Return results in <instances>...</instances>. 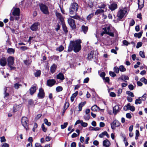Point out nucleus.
I'll return each instance as SVG.
<instances>
[{"mask_svg":"<svg viewBox=\"0 0 147 147\" xmlns=\"http://www.w3.org/2000/svg\"><path fill=\"white\" fill-rule=\"evenodd\" d=\"M81 41L80 39L75 41H71L68 47V51L70 52L73 50L76 53L79 52L81 49Z\"/></svg>","mask_w":147,"mask_h":147,"instance_id":"nucleus-1","label":"nucleus"},{"mask_svg":"<svg viewBox=\"0 0 147 147\" xmlns=\"http://www.w3.org/2000/svg\"><path fill=\"white\" fill-rule=\"evenodd\" d=\"M79 8L78 4L76 3H71L69 8V13L71 15H75L74 16H71V18L77 20H80V17L77 15V12Z\"/></svg>","mask_w":147,"mask_h":147,"instance_id":"nucleus-2","label":"nucleus"},{"mask_svg":"<svg viewBox=\"0 0 147 147\" xmlns=\"http://www.w3.org/2000/svg\"><path fill=\"white\" fill-rule=\"evenodd\" d=\"M127 9L126 7L120 8L117 13V16L120 19L123 18L127 12Z\"/></svg>","mask_w":147,"mask_h":147,"instance_id":"nucleus-3","label":"nucleus"},{"mask_svg":"<svg viewBox=\"0 0 147 147\" xmlns=\"http://www.w3.org/2000/svg\"><path fill=\"white\" fill-rule=\"evenodd\" d=\"M21 123L26 129L28 130V118L25 117H22L21 120Z\"/></svg>","mask_w":147,"mask_h":147,"instance_id":"nucleus-4","label":"nucleus"},{"mask_svg":"<svg viewBox=\"0 0 147 147\" xmlns=\"http://www.w3.org/2000/svg\"><path fill=\"white\" fill-rule=\"evenodd\" d=\"M68 24L72 29H74L76 28V25L74 20L71 18H69L67 19Z\"/></svg>","mask_w":147,"mask_h":147,"instance_id":"nucleus-5","label":"nucleus"},{"mask_svg":"<svg viewBox=\"0 0 147 147\" xmlns=\"http://www.w3.org/2000/svg\"><path fill=\"white\" fill-rule=\"evenodd\" d=\"M14 58L12 56L9 57L7 59L8 66L12 65L14 63Z\"/></svg>","mask_w":147,"mask_h":147,"instance_id":"nucleus-6","label":"nucleus"},{"mask_svg":"<svg viewBox=\"0 0 147 147\" xmlns=\"http://www.w3.org/2000/svg\"><path fill=\"white\" fill-rule=\"evenodd\" d=\"M120 123L117 120H114L111 124V126L112 129H114L115 127H118L120 125Z\"/></svg>","mask_w":147,"mask_h":147,"instance_id":"nucleus-7","label":"nucleus"},{"mask_svg":"<svg viewBox=\"0 0 147 147\" xmlns=\"http://www.w3.org/2000/svg\"><path fill=\"white\" fill-rule=\"evenodd\" d=\"M39 25V23H35L31 26L30 27V28L33 31H36L37 30L38 28V26Z\"/></svg>","mask_w":147,"mask_h":147,"instance_id":"nucleus-8","label":"nucleus"},{"mask_svg":"<svg viewBox=\"0 0 147 147\" xmlns=\"http://www.w3.org/2000/svg\"><path fill=\"white\" fill-rule=\"evenodd\" d=\"M45 96V94L42 88L39 89V93L38 94V96L39 98H43Z\"/></svg>","mask_w":147,"mask_h":147,"instance_id":"nucleus-9","label":"nucleus"},{"mask_svg":"<svg viewBox=\"0 0 147 147\" xmlns=\"http://www.w3.org/2000/svg\"><path fill=\"white\" fill-rule=\"evenodd\" d=\"M7 63V59L4 57H2L0 59V65L1 66L4 67L5 66Z\"/></svg>","mask_w":147,"mask_h":147,"instance_id":"nucleus-10","label":"nucleus"},{"mask_svg":"<svg viewBox=\"0 0 147 147\" xmlns=\"http://www.w3.org/2000/svg\"><path fill=\"white\" fill-rule=\"evenodd\" d=\"M56 81L54 79H49L47 81V85L50 87L53 86L56 83Z\"/></svg>","mask_w":147,"mask_h":147,"instance_id":"nucleus-11","label":"nucleus"},{"mask_svg":"<svg viewBox=\"0 0 147 147\" xmlns=\"http://www.w3.org/2000/svg\"><path fill=\"white\" fill-rule=\"evenodd\" d=\"M39 6L41 11L44 13L46 14V5L42 3H39Z\"/></svg>","mask_w":147,"mask_h":147,"instance_id":"nucleus-12","label":"nucleus"},{"mask_svg":"<svg viewBox=\"0 0 147 147\" xmlns=\"http://www.w3.org/2000/svg\"><path fill=\"white\" fill-rule=\"evenodd\" d=\"M103 29L104 30L106 34L109 35L111 36H113V34L112 32H110V27L109 26L103 28Z\"/></svg>","mask_w":147,"mask_h":147,"instance_id":"nucleus-13","label":"nucleus"},{"mask_svg":"<svg viewBox=\"0 0 147 147\" xmlns=\"http://www.w3.org/2000/svg\"><path fill=\"white\" fill-rule=\"evenodd\" d=\"M117 7V4L115 3H113L109 5V8L112 11L116 9Z\"/></svg>","mask_w":147,"mask_h":147,"instance_id":"nucleus-14","label":"nucleus"},{"mask_svg":"<svg viewBox=\"0 0 147 147\" xmlns=\"http://www.w3.org/2000/svg\"><path fill=\"white\" fill-rule=\"evenodd\" d=\"M120 109L118 105H116L113 108V113L115 115L117 114L120 111Z\"/></svg>","mask_w":147,"mask_h":147,"instance_id":"nucleus-15","label":"nucleus"},{"mask_svg":"<svg viewBox=\"0 0 147 147\" xmlns=\"http://www.w3.org/2000/svg\"><path fill=\"white\" fill-rule=\"evenodd\" d=\"M36 85L35 84L34 85L32 86L30 89V94L31 95H32L35 92L36 90Z\"/></svg>","mask_w":147,"mask_h":147,"instance_id":"nucleus-16","label":"nucleus"},{"mask_svg":"<svg viewBox=\"0 0 147 147\" xmlns=\"http://www.w3.org/2000/svg\"><path fill=\"white\" fill-rule=\"evenodd\" d=\"M111 144L109 141L107 139L104 140L103 142V146L105 147H109Z\"/></svg>","mask_w":147,"mask_h":147,"instance_id":"nucleus-17","label":"nucleus"},{"mask_svg":"<svg viewBox=\"0 0 147 147\" xmlns=\"http://www.w3.org/2000/svg\"><path fill=\"white\" fill-rule=\"evenodd\" d=\"M20 9L18 8H16L14 9L13 12H12V14L14 16L16 15H20Z\"/></svg>","mask_w":147,"mask_h":147,"instance_id":"nucleus-18","label":"nucleus"},{"mask_svg":"<svg viewBox=\"0 0 147 147\" xmlns=\"http://www.w3.org/2000/svg\"><path fill=\"white\" fill-rule=\"evenodd\" d=\"M56 15L57 18H58L62 22H64L63 18L60 13L56 12Z\"/></svg>","mask_w":147,"mask_h":147,"instance_id":"nucleus-19","label":"nucleus"},{"mask_svg":"<svg viewBox=\"0 0 147 147\" xmlns=\"http://www.w3.org/2000/svg\"><path fill=\"white\" fill-rule=\"evenodd\" d=\"M22 105L21 104L18 105H14L13 107V112H15L19 110L20 109Z\"/></svg>","mask_w":147,"mask_h":147,"instance_id":"nucleus-20","label":"nucleus"},{"mask_svg":"<svg viewBox=\"0 0 147 147\" xmlns=\"http://www.w3.org/2000/svg\"><path fill=\"white\" fill-rule=\"evenodd\" d=\"M138 1L139 8L141 9L144 6V0H138Z\"/></svg>","mask_w":147,"mask_h":147,"instance_id":"nucleus-21","label":"nucleus"},{"mask_svg":"<svg viewBox=\"0 0 147 147\" xmlns=\"http://www.w3.org/2000/svg\"><path fill=\"white\" fill-rule=\"evenodd\" d=\"M57 78L61 80H63L65 79L63 74L61 73H59L57 75Z\"/></svg>","mask_w":147,"mask_h":147,"instance_id":"nucleus-22","label":"nucleus"},{"mask_svg":"<svg viewBox=\"0 0 147 147\" xmlns=\"http://www.w3.org/2000/svg\"><path fill=\"white\" fill-rule=\"evenodd\" d=\"M69 106V103L68 102H66L65 104L64 107L63 111L62 113V115H63L66 109Z\"/></svg>","mask_w":147,"mask_h":147,"instance_id":"nucleus-23","label":"nucleus"},{"mask_svg":"<svg viewBox=\"0 0 147 147\" xmlns=\"http://www.w3.org/2000/svg\"><path fill=\"white\" fill-rule=\"evenodd\" d=\"M57 67V65L55 64H53L50 67V71L51 73H53L55 72Z\"/></svg>","mask_w":147,"mask_h":147,"instance_id":"nucleus-24","label":"nucleus"},{"mask_svg":"<svg viewBox=\"0 0 147 147\" xmlns=\"http://www.w3.org/2000/svg\"><path fill=\"white\" fill-rule=\"evenodd\" d=\"M94 53L92 51H91L90 53H89L88 55L87 59L89 60H91L93 58V55Z\"/></svg>","mask_w":147,"mask_h":147,"instance_id":"nucleus-25","label":"nucleus"},{"mask_svg":"<svg viewBox=\"0 0 147 147\" xmlns=\"http://www.w3.org/2000/svg\"><path fill=\"white\" fill-rule=\"evenodd\" d=\"M91 109L93 111H99L100 109L97 105H94L91 107Z\"/></svg>","mask_w":147,"mask_h":147,"instance_id":"nucleus-26","label":"nucleus"},{"mask_svg":"<svg viewBox=\"0 0 147 147\" xmlns=\"http://www.w3.org/2000/svg\"><path fill=\"white\" fill-rule=\"evenodd\" d=\"M129 79V77L127 76L124 75H122L120 78H119L118 80H119L120 79L122 80H128Z\"/></svg>","mask_w":147,"mask_h":147,"instance_id":"nucleus-27","label":"nucleus"},{"mask_svg":"<svg viewBox=\"0 0 147 147\" xmlns=\"http://www.w3.org/2000/svg\"><path fill=\"white\" fill-rule=\"evenodd\" d=\"M86 104V102L84 101L83 102H81L79 104L78 108L79 111H80L82 110V107Z\"/></svg>","mask_w":147,"mask_h":147,"instance_id":"nucleus-28","label":"nucleus"},{"mask_svg":"<svg viewBox=\"0 0 147 147\" xmlns=\"http://www.w3.org/2000/svg\"><path fill=\"white\" fill-rule=\"evenodd\" d=\"M4 98L6 99V98L8 97L9 96V93L7 92V88H5L4 89Z\"/></svg>","mask_w":147,"mask_h":147,"instance_id":"nucleus-29","label":"nucleus"},{"mask_svg":"<svg viewBox=\"0 0 147 147\" xmlns=\"http://www.w3.org/2000/svg\"><path fill=\"white\" fill-rule=\"evenodd\" d=\"M82 31L84 34H86L88 30V27L85 26H82Z\"/></svg>","mask_w":147,"mask_h":147,"instance_id":"nucleus-30","label":"nucleus"},{"mask_svg":"<svg viewBox=\"0 0 147 147\" xmlns=\"http://www.w3.org/2000/svg\"><path fill=\"white\" fill-rule=\"evenodd\" d=\"M100 129V128L98 127H92L90 126L89 128V130L90 131H98Z\"/></svg>","mask_w":147,"mask_h":147,"instance_id":"nucleus-31","label":"nucleus"},{"mask_svg":"<svg viewBox=\"0 0 147 147\" xmlns=\"http://www.w3.org/2000/svg\"><path fill=\"white\" fill-rule=\"evenodd\" d=\"M142 32H141L138 33H136L134 34V36L135 37L140 38L142 36Z\"/></svg>","mask_w":147,"mask_h":147,"instance_id":"nucleus-32","label":"nucleus"},{"mask_svg":"<svg viewBox=\"0 0 147 147\" xmlns=\"http://www.w3.org/2000/svg\"><path fill=\"white\" fill-rule=\"evenodd\" d=\"M7 52L9 54H11L14 53L15 52V50L12 48H9L7 50Z\"/></svg>","mask_w":147,"mask_h":147,"instance_id":"nucleus-33","label":"nucleus"},{"mask_svg":"<svg viewBox=\"0 0 147 147\" xmlns=\"http://www.w3.org/2000/svg\"><path fill=\"white\" fill-rule=\"evenodd\" d=\"M130 104L128 103L127 105H125L123 107V109L125 111H126L129 109Z\"/></svg>","mask_w":147,"mask_h":147,"instance_id":"nucleus-34","label":"nucleus"},{"mask_svg":"<svg viewBox=\"0 0 147 147\" xmlns=\"http://www.w3.org/2000/svg\"><path fill=\"white\" fill-rule=\"evenodd\" d=\"M22 85L19 84L18 83H16L14 84V87L16 89H18L20 86H21Z\"/></svg>","mask_w":147,"mask_h":147,"instance_id":"nucleus-35","label":"nucleus"},{"mask_svg":"<svg viewBox=\"0 0 147 147\" xmlns=\"http://www.w3.org/2000/svg\"><path fill=\"white\" fill-rule=\"evenodd\" d=\"M84 2L86 3V4H87L90 7H91L92 6L93 4L91 1H89L88 2H86V1H85Z\"/></svg>","mask_w":147,"mask_h":147,"instance_id":"nucleus-36","label":"nucleus"},{"mask_svg":"<svg viewBox=\"0 0 147 147\" xmlns=\"http://www.w3.org/2000/svg\"><path fill=\"white\" fill-rule=\"evenodd\" d=\"M64 49V47L62 45H61L59 47L57 48L56 50L57 51L61 52Z\"/></svg>","mask_w":147,"mask_h":147,"instance_id":"nucleus-37","label":"nucleus"},{"mask_svg":"<svg viewBox=\"0 0 147 147\" xmlns=\"http://www.w3.org/2000/svg\"><path fill=\"white\" fill-rule=\"evenodd\" d=\"M62 27L63 29V30L65 32H67V28L66 27L65 24L63 22H62Z\"/></svg>","mask_w":147,"mask_h":147,"instance_id":"nucleus-38","label":"nucleus"},{"mask_svg":"<svg viewBox=\"0 0 147 147\" xmlns=\"http://www.w3.org/2000/svg\"><path fill=\"white\" fill-rule=\"evenodd\" d=\"M142 103V100H141V99L139 98H138V99H136V100L135 102V104L136 105H137L138 104H140Z\"/></svg>","mask_w":147,"mask_h":147,"instance_id":"nucleus-39","label":"nucleus"},{"mask_svg":"<svg viewBox=\"0 0 147 147\" xmlns=\"http://www.w3.org/2000/svg\"><path fill=\"white\" fill-rule=\"evenodd\" d=\"M119 69L120 71L124 72L126 70V69L124 67V66L121 65L119 66Z\"/></svg>","mask_w":147,"mask_h":147,"instance_id":"nucleus-40","label":"nucleus"},{"mask_svg":"<svg viewBox=\"0 0 147 147\" xmlns=\"http://www.w3.org/2000/svg\"><path fill=\"white\" fill-rule=\"evenodd\" d=\"M103 10L102 9H98L96 10V11L95 12V14L96 15H98V14L100 13H103Z\"/></svg>","mask_w":147,"mask_h":147,"instance_id":"nucleus-41","label":"nucleus"},{"mask_svg":"<svg viewBox=\"0 0 147 147\" xmlns=\"http://www.w3.org/2000/svg\"><path fill=\"white\" fill-rule=\"evenodd\" d=\"M41 74L40 71V70H37L36 72L34 73L35 76L36 77L39 76Z\"/></svg>","mask_w":147,"mask_h":147,"instance_id":"nucleus-42","label":"nucleus"},{"mask_svg":"<svg viewBox=\"0 0 147 147\" xmlns=\"http://www.w3.org/2000/svg\"><path fill=\"white\" fill-rule=\"evenodd\" d=\"M126 94L132 97H133L134 96L133 93L129 91H127Z\"/></svg>","mask_w":147,"mask_h":147,"instance_id":"nucleus-43","label":"nucleus"},{"mask_svg":"<svg viewBox=\"0 0 147 147\" xmlns=\"http://www.w3.org/2000/svg\"><path fill=\"white\" fill-rule=\"evenodd\" d=\"M25 64L26 65H29L31 62V61L30 60H25L24 61Z\"/></svg>","mask_w":147,"mask_h":147,"instance_id":"nucleus-44","label":"nucleus"},{"mask_svg":"<svg viewBox=\"0 0 147 147\" xmlns=\"http://www.w3.org/2000/svg\"><path fill=\"white\" fill-rule=\"evenodd\" d=\"M84 118L85 120H88L90 118V116L89 114H86L84 116Z\"/></svg>","mask_w":147,"mask_h":147,"instance_id":"nucleus-45","label":"nucleus"},{"mask_svg":"<svg viewBox=\"0 0 147 147\" xmlns=\"http://www.w3.org/2000/svg\"><path fill=\"white\" fill-rule=\"evenodd\" d=\"M62 90L63 88L62 87L60 86H58L56 88V90L58 92L62 91Z\"/></svg>","mask_w":147,"mask_h":147,"instance_id":"nucleus-46","label":"nucleus"},{"mask_svg":"<svg viewBox=\"0 0 147 147\" xmlns=\"http://www.w3.org/2000/svg\"><path fill=\"white\" fill-rule=\"evenodd\" d=\"M139 55L142 58H144L145 57L144 53L143 51H140L139 52Z\"/></svg>","mask_w":147,"mask_h":147,"instance_id":"nucleus-47","label":"nucleus"},{"mask_svg":"<svg viewBox=\"0 0 147 147\" xmlns=\"http://www.w3.org/2000/svg\"><path fill=\"white\" fill-rule=\"evenodd\" d=\"M140 80L143 82H144L145 84H147V80L144 78H141Z\"/></svg>","mask_w":147,"mask_h":147,"instance_id":"nucleus-48","label":"nucleus"},{"mask_svg":"<svg viewBox=\"0 0 147 147\" xmlns=\"http://www.w3.org/2000/svg\"><path fill=\"white\" fill-rule=\"evenodd\" d=\"M68 125V123L67 122L65 123L63 125H61V128L62 129H64Z\"/></svg>","mask_w":147,"mask_h":147,"instance_id":"nucleus-49","label":"nucleus"},{"mask_svg":"<svg viewBox=\"0 0 147 147\" xmlns=\"http://www.w3.org/2000/svg\"><path fill=\"white\" fill-rule=\"evenodd\" d=\"M122 42L123 44L125 46H127L128 45L130 44V43L125 40H123Z\"/></svg>","mask_w":147,"mask_h":147,"instance_id":"nucleus-50","label":"nucleus"},{"mask_svg":"<svg viewBox=\"0 0 147 147\" xmlns=\"http://www.w3.org/2000/svg\"><path fill=\"white\" fill-rule=\"evenodd\" d=\"M59 57L57 56H52L51 58L52 59L51 60L53 59L54 60H58L59 59Z\"/></svg>","mask_w":147,"mask_h":147,"instance_id":"nucleus-51","label":"nucleus"},{"mask_svg":"<svg viewBox=\"0 0 147 147\" xmlns=\"http://www.w3.org/2000/svg\"><path fill=\"white\" fill-rule=\"evenodd\" d=\"M28 104L30 105H34V102L32 99H30L28 101Z\"/></svg>","mask_w":147,"mask_h":147,"instance_id":"nucleus-52","label":"nucleus"},{"mask_svg":"<svg viewBox=\"0 0 147 147\" xmlns=\"http://www.w3.org/2000/svg\"><path fill=\"white\" fill-rule=\"evenodd\" d=\"M119 69L118 67H115L114 68V70L116 73H118L119 72Z\"/></svg>","mask_w":147,"mask_h":147,"instance_id":"nucleus-53","label":"nucleus"},{"mask_svg":"<svg viewBox=\"0 0 147 147\" xmlns=\"http://www.w3.org/2000/svg\"><path fill=\"white\" fill-rule=\"evenodd\" d=\"M142 43L141 42H138L137 44L136 47L137 48H139V47L142 46Z\"/></svg>","mask_w":147,"mask_h":147,"instance_id":"nucleus-54","label":"nucleus"},{"mask_svg":"<svg viewBox=\"0 0 147 147\" xmlns=\"http://www.w3.org/2000/svg\"><path fill=\"white\" fill-rule=\"evenodd\" d=\"M142 100H145L146 98V94H144L142 97H139Z\"/></svg>","mask_w":147,"mask_h":147,"instance_id":"nucleus-55","label":"nucleus"},{"mask_svg":"<svg viewBox=\"0 0 147 147\" xmlns=\"http://www.w3.org/2000/svg\"><path fill=\"white\" fill-rule=\"evenodd\" d=\"M106 6V5L104 3H102L101 5H99L98 7L100 8H104Z\"/></svg>","mask_w":147,"mask_h":147,"instance_id":"nucleus-56","label":"nucleus"},{"mask_svg":"<svg viewBox=\"0 0 147 147\" xmlns=\"http://www.w3.org/2000/svg\"><path fill=\"white\" fill-rule=\"evenodd\" d=\"M109 74L112 77H115V76H116V74H115L114 72H112L111 71H110L109 72Z\"/></svg>","mask_w":147,"mask_h":147,"instance_id":"nucleus-57","label":"nucleus"},{"mask_svg":"<svg viewBox=\"0 0 147 147\" xmlns=\"http://www.w3.org/2000/svg\"><path fill=\"white\" fill-rule=\"evenodd\" d=\"M9 144L6 143H4L1 145V147H9Z\"/></svg>","mask_w":147,"mask_h":147,"instance_id":"nucleus-58","label":"nucleus"},{"mask_svg":"<svg viewBox=\"0 0 147 147\" xmlns=\"http://www.w3.org/2000/svg\"><path fill=\"white\" fill-rule=\"evenodd\" d=\"M129 110L132 112L134 111L135 110V108L133 106H131L130 105Z\"/></svg>","mask_w":147,"mask_h":147,"instance_id":"nucleus-59","label":"nucleus"},{"mask_svg":"<svg viewBox=\"0 0 147 147\" xmlns=\"http://www.w3.org/2000/svg\"><path fill=\"white\" fill-rule=\"evenodd\" d=\"M126 117L128 119H131V118L132 116L131 115V114L129 113H127L126 114Z\"/></svg>","mask_w":147,"mask_h":147,"instance_id":"nucleus-60","label":"nucleus"},{"mask_svg":"<svg viewBox=\"0 0 147 147\" xmlns=\"http://www.w3.org/2000/svg\"><path fill=\"white\" fill-rule=\"evenodd\" d=\"M93 14L92 13L89 14L87 17V19L88 20H90L91 18L93 16Z\"/></svg>","mask_w":147,"mask_h":147,"instance_id":"nucleus-61","label":"nucleus"},{"mask_svg":"<svg viewBox=\"0 0 147 147\" xmlns=\"http://www.w3.org/2000/svg\"><path fill=\"white\" fill-rule=\"evenodd\" d=\"M81 124L82 126L84 127H86L88 125V124L87 123L83 122L82 121Z\"/></svg>","mask_w":147,"mask_h":147,"instance_id":"nucleus-62","label":"nucleus"},{"mask_svg":"<svg viewBox=\"0 0 147 147\" xmlns=\"http://www.w3.org/2000/svg\"><path fill=\"white\" fill-rule=\"evenodd\" d=\"M135 22L134 20H132L130 22L129 25L130 26H132L135 24Z\"/></svg>","mask_w":147,"mask_h":147,"instance_id":"nucleus-63","label":"nucleus"},{"mask_svg":"<svg viewBox=\"0 0 147 147\" xmlns=\"http://www.w3.org/2000/svg\"><path fill=\"white\" fill-rule=\"evenodd\" d=\"M28 49V47L26 46H22L20 47V49L23 51H24Z\"/></svg>","mask_w":147,"mask_h":147,"instance_id":"nucleus-64","label":"nucleus"}]
</instances>
